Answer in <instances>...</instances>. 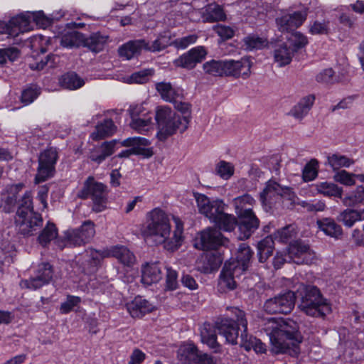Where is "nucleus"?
Instances as JSON below:
<instances>
[{
	"label": "nucleus",
	"mask_w": 364,
	"mask_h": 364,
	"mask_svg": "<svg viewBox=\"0 0 364 364\" xmlns=\"http://www.w3.org/2000/svg\"><path fill=\"white\" fill-rule=\"evenodd\" d=\"M57 236V228L55 224L48 222L46 227L41 230L38 235V240L43 247H46L52 240L56 239Z\"/></svg>",
	"instance_id": "obj_46"
},
{
	"label": "nucleus",
	"mask_w": 364,
	"mask_h": 364,
	"mask_svg": "<svg viewBox=\"0 0 364 364\" xmlns=\"http://www.w3.org/2000/svg\"><path fill=\"white\" fill-rule=\"evenodd\" d=\"M82 41V34L75 31L63 33L60 38V45L66 48L77 47Z\"/></svg>",
	"instance_id": "obj_49"
},
{
	"label": "nucleus",
	"mask_w": 364,
	"mask_h": 364,
	"mask_svg": "<svg viewBox=\"0 0 364 364\" xmlns=\"http://www.w3.org/2000/svg\"><path fill=\"white\" fill-rule=\"evenodd\" d=\"M171 44L170 37L166 35H159L151 44L146 41L144 50L154 53L159 52Z\"/></svg>",
	"instance_id": "obj_48"
},
{
	"label": "nucleus",
	"mask_w": 364,
	"mask_h": 364,
	"mask_svg": "<svg viewBox=\"0 0 364 364\" xmlns=\"http://www.w3.org/2000/svg\"><path fill=\"white\" fill-rule=\"evenodd\" d=\"M58 159V151L54 147H48L40 154L37 173L35 177L36 183L46 181L53 176Z\"/></svg>",
	"instance_id": "obj_11"
},
{
	"label": "nucleus",
	"mask_w": 364,
	"mask_h": 364,
	"mask_svg": "<svg viewBox=\"0 0 364 364\" xmlns=\"http://www.w3.org/2000/svg\"><path fill=\"white\" fill-rule=\"evenodd\" d=\"M343 203L346 206H354L360 203H364V186H358L354 191L343 198Z\"/></svg>",
	"instance_id": "obj_51"
},
{
	"label": "nucleus",
	"mask_w": 364,
	"mask_h": 364,
	"mask_svg": "<svg viewBox=\"0 0 364 364\" xmlns=\"http://www.w3.org/2000/svg\"><path fill=\"white\" fill-rule=\"evenodd\" d=\"M105 42V37L98 33H95L90 35V36L86 39L85 43L91 50L98 53L102 50Z\"/></svg>",
	"instance_id": "obj_57"
},
{
	"label": "nucleus",
	"mask_w": 364,
	"mask_h": 364,
	"mask_svg": "<svg viewBox=\"0 0 364 364\" xmlns=\"http://www.w3.org/2000/svg\"><path fill=\"white\" fill-rule=\"evenodd\" d=\"M241 346L247 350L253 349L257 353H264L267 351L266 345L259 339L247 333H241Z\"/></svg>",
	"instance_id": "obj_35"
},
{
	"label": "nucleus",
	"mask_w": 364,
	"mask_h": 364,
	"mask_svg": "<svg viewBox=\"0 0 364 364\" xmlns=\"http://www.w3.org/2000/svg\"><path fill=\"white\" fill-rule=\"evenodd\" d=\"M95 234L94 223L87 220L78 228L65 231L63 241L57 240L56 242L61 249L65 247L81 246L90 242Z\"/></svg>",
	"instance_id": "obj_10"
},
{
	"label": "nucleus",
	"mask_w": 364,
	"mask_h": 364,
	"mask_svg": "<svg viewBox=\"0 0 364 364\" xmlns=\"http://www.w3.org/2000/svg\"><path fill=\"white\" fill-rule=\"evenodd\" d=\"M59 82L62 87L70 90L80 88L85 84L84 80L74 72H69L62 75Z\"/></svg>",
	"instance_id": "obj_37"
},
{
	"label": "nucleus",
	"mask_w": 364,
	"mask_h": 364,
	"mask_svg": "<svg viewBox=\"0 0 364 364\" xmlns=\"http://www.w3.org/2000/svg\"><path fill=\"white\" fill-rule=\"evenodd\" d=\"M110 254L124 266L132 267L136 262L134 255L124 246H116L111 249Z\"/></svg>",
	"instance_id": "obj_32"
},
{
	"label": "nucleus",
	"mask_w": 364,
	"mask_h": 364,
	"mask_svg": "<svg viewBox=\"0 0 364 364\" xmlns=\"http://www.w3.org/2000/svg\"><path fill=\"white\" fill-rule=\"evenodd\" d=\"M80 301L81 299L80 297L68 295L66 301L61 304L60 311L63 314H68L74 309V307L77 306Z\"/></svg>",
	"instance_id": "obj_63"
},
{
	"label": "nucleus",
	"mask_w": 364,
	"mask_h": 364,
	"mask_svg": "<svg viewBox=\"0 0 364 364\" xmlns=\"http://www.w3.org/2000/svg\"><path fill=\"white\" fill-rule=\"evenodd\" d=\"M296 296L292 291H287L273 298L267 299L264 309L269 314H289L295 305Z\"/></svg>",
	"instance_id": "obj_12"
},
{
	"label": "nucleus",
	"mask_w": 364,
	"mask_h": 364,
	"mask_svg": "<svg viewBox=\"0 0 364 364\" xmlns=\"http://www.w3.org/2000/svg\"><path fill=\"white\" fill-rule=\"evenodd\" d=\"M198 210L210 220L222 210L224 203L222 200H216L211 201L205 195L198 193H194Z\"/></svg>",
	"instance_id": "obj_23"
},
{
	"label": "nucleus",
	"mask_w": 364,
	"mask_h": 364,
	"mask_svg": "<svg viewBox=\"0 0 364 364\" xmlns=\"http://www.w3.org/2000/svg\"><path fill=\"white\" fill-rule=\"evenodd\" d=\"M228 240L216 228H208L200 233V247L203 250H215L225 245Z\"/></svg>",
	"instance_id": "obj_21"
},
{
	"label": "nucleus",
	"mask_w": 364,
	"mask_h": 364,
	"mask_svg": "<svg viewBox=\"0 0 364 364\" xmlns=\"http://www.w3.org/2000/svg\"><path fill=\"white\" fill-rule=\"evenodd\" d=\"M23 187V183L13 184L7 188L5 193L2 194L1 207L5 213H9L14 210L17 195Z\"/></svg>",
	"instance_id": "obj_26"
},
{
	"label": "nucleus",
	"mask_w": 364,
	"mask_h": 364,
	"mask_svg": "<svg viewBox=\"0 0 364 364\" xmlns=\"http://www.w3.org/2000/svg\"><path fill=\"white\" fill-rule=\"evenodd\" d=\"M363 212L353 209H346L341 212L338 220L346 227H352L357 221L363 220Z\"/></svg>",
	"instance_id": "obj_44"
},
{
	"label": "nucleus",
	"mask_w": 364,
	"mask_h": 364,
	"mask_svg": "<svg viewBox=\"0 0 364 364\" xmlns=\"http://www.w3.org/2000/svg\"><path fill=\"white\" fill-rule=\"evenodd\" d=\"M204 21L215 22L222 21L225 18L223 9L217 4L208 5L202 14Z\"/></svg>",
	"instance_id": "obj_43"
},
{
	"label": "nucleus",
	"mask_w": 364,
	"mask_h": 364,
	"mask_svg": "<svg viewBox=\"0 0 364 364\" xmlns=\"http://www.w3.org/2000/svg\"><path fill=\"white\" fill-rule=\"evenodd\" d=\"M328 21H314L309 25V32L312 35H323L328 32Z\"/></svg>",
	"instance_id": "obj_60"
},
{
	"label": "nucleus",
	"mask_w": 364,
	"mask_h": 364,
	"mask_svg": "<svg viewBox=\"0 0 364 364\" xmlns=\"http://www.w3.org/2000/svg\"><path fill=\"white\" fill-rule=\"evenodd\" d=\"M251 67L252 63L247 58H242L238 60H224L223 65L224 75L247 79L250 75Z\"/></svg>",
	"instance_id": "obj_17"
},
{
	"label": "nucleus",
	"mask_w": 364,
	"mask_h": 364,
	"mask_svg": "<svg viewBox=\"0 0 364 364\" xmlns=\"http://www.w3.org/2000/svg\"><path fill=\"white\" fill-rule=\"evenodd\" d=\"M207 54L203 46H197L191 48L173 60V65L178 68L191 70L200 63Z\"/></svg>",
	"instance_id": "obj_18"
},
{
	"label": "nucleus",
	"mask_w": 364,
	"mask_h": 364,
	"mask_svg": "<svg viewBox=\"0 0 364 364\" xmlns=\"http://www.w3.org/2000/svg\"><path fill=\"white\" fill-rule=\"evenodd\" d=\"M19 53V50L16 48L0 49V65L5 63L7 60L11 62L16 60Z\"/></svg>",
	"instance_id": "obj_62"
},
{
	"label": "nucleus",
	"mask_w": 364,
	"mask_h": 364,
	"mask_svg": "<svg viewBox=\"0 0 364 364\" xmlns=\"http://www.w3.org/2000/svg\"><path fill=\"white\" fill-rule=\"evenodd\" d=\"M153 114L136 118L131 122V127L139 133H145L152 127Z\"/></svg>",
	"instance_id": "obj_54"
},
{
	"label": "nucleus",
	"mask_w": 364,
	"mask_h": 364,
	"mask_svg": "<svg viewBox=\"0 0 364 364\" xmlns=\"http://www.w3.org/2000/svg\"><path fill=\"white\" fill-rule=\"evenodd\" d=\"M296 229L294 226L290 225L278 230L272 237H273L274 241L276 240L282 243H292L291 241L296 237Z\"/></svg>",
	"instance_id": "obj_45"
},
{
	"label": "nucleus",
	"mask_w": 364,
	"mask_h": 364,
	"mask_svg": "<svg viewBox=\"0 0 364 364\" xmlns=\"http://www.w3.org/2000/svg\"><path fill=\"white\" fill-rule=\"evenodd\" d=\"M277 197L293 200L295 193L291 187L283 186L274 180H269L260 193V199L263 203H265Z\"/></svg>",
	"instance_id": "obj_15"
},
{
	"label": "nucleus",
	"mask_w": 364,
	"mask_h": 364,
	"mask_svg": "<svg viewBox=\"0 0 364 364\" xmlns=\"http://www.w3.org/2000/svg\"><path fill=\"white\" fill-rule=\"evenodd\" d=\"M41 94L40 88L37 86L31 85L23 90L21 100L25 105L32 103Z\"/></svg>",
	"instance_id": "obj_59"
},
{
	"label": "nucleus",
	"mask_w": 364,
	"mask_h": 364,
	"mask_svg": "<svg viewBox=\"0 0 364 364\" xmlns=\"http://www.w3.org/2000/svg\"><path fill=\"white\" fill-rule=\"evenodd\" d=\"M227 311L230 313L232 318H221L216 322V326L218 333L225 338L227 343L236 344L240 326L242 328L241 333L247 332L246 314L244 311L235 306H228Z\"/></svg>",
	"instance_id": "obj_7"
},
{
	"label": "nucleus",
	"mask_w": 364,
	"mask_h": 364,
	"mask_svg": "<svg viewBox=\"0 0 364 364\" xmlns=\"http://www.w3.org/2000/svg\"><path fill=\"white\" fill-rule=\"evenodd\" d=\"M155 119L158 125L156 136L162 141L175 134L177 131L181 133L185 132L190 122L188 114H178L167 106L158 107Z\"/></svg>",
	"instance_id": "obj_3"
},
{
	"label": "nucleus",
	"mask_w": 364,
	"mask_h": 364,
	"mask_svg": "<svg viewBox=\"0 0 364 364\" xmlns=\"http://www.w3.org/2000/svg\"><path fill=\"white\" fill-rule=\"evenodd\" d=\"M53 274L52 266L48 262L41 263L38 267L36 275L28 280L23 281L21 285L36 290L48 284L53 278Z\"/></svg>",
	"instance_id": "obj_22"
},
{
	"label": "nucleus",
	"mask_w": 364,
	"mask_h": 364,
	"mask_svg": "<svg viewBox=\"0 0 364 364\" xmlns=\"http://www.w3.org/2000/svg\"><path fill=\"white\" fill-rule=\"evenodd\" d=\"M224 60H212L205 63L203 65L204 71L213 76L224 75Z\"/></svg>",
	"instance_id": "obj_56"
},
{
	"label": "nucleus",
	"mask_w": 364,
	"mask_h": 364,
	"mask_svg": "<svg viewBox=\"0 0 364 364\" xmlns=\"http://www.w3.org/2000/svg\"><path fill=\"white\" fill-rule=\"evenodd\" d=\"M233 205L240 220L238 229L240 240L248 238L259 227V220L252 211L255 200L250 194L234 198Z\"/></svg>",
	"instance_id": "obj_5"
},
{
	"label": "nucleus",
	"mask_w": 364,
	"mask_h": 364,
	"mask_svg": "<svg viewBox=\"0 0 364 364\" xmlns=\"http://www.w3.org/2000/svg\"><path fill=\"white\" fill-rule=\"evenodd\" d=\"M216 323H204L200 330L201 342L207 345L214 353L221 352L222 346L217 341Z\"/></svg>",
	"instance_id": "obj_24"
},
{
	"label": "nucleus",
	"mask_w": 364,
	"mask_h": 364,
	"mask_svg": "<svg viewBox=\"0 0 364 364\" xmlns=\"http://www.w3.org/2000/svg\"><path fill=\"white\" fill-rule=\"evenodd\" d=\"M145 46L146 41L144 39L130 41L119 48V54L121 57L129 60L139 55Z\"/></svg>",
	"instance_id": "obj_29"
},
{
	"label": "nucleus",
	"mask_w": 364,
	"mask_h": 364,
	"mask_svg": "<svg viewBox=\"0 0 364 364\" xmlns=\"http://www.w3.org/2000/svg\"><path fill=\"white\" fill-rule=\"evenodd\" d=\"M115 132L116 126L114 122L111 119H107L96 126L90 137L94 141H99L112 136Z\"/></svg>",
	"instance_id": "obj_31"
},
{
	"label": "nucleus",
	"mask_w": 364,
	"mask_h": 364,
	"mask_svg": "<svg viewBox=\"0 0 364 364\" xmlns=\"http://www.w3.org/2000/svg\"><path fill=\"white\" fill-rule=\"evenodd\" d=\"M274 244V242L272 236H267L259 242L257 245V255L260 262H266L272 255Z\"/></svg>",
	"instance_id": "obj_39"
},
{
	"label": "nucleus",
	"mask_w": 364,
	"mask_h": 364,
	"mask_svg": "<svg viewBox=\"0 0 364 364\" xmlns=\"http://www.w3.org/2000/svg\"><path fill=\"white\" fill-rule=\"evenodd\" d=\"M198 36L196 34H190L181 38L175 39L172 42V45L177 49H185L190 45L195 43L198 39Z\"/></svg>",
	"instance_id": "obj_61"
},
{
	"label": "nucleus",
	"mask_w": 364,
	"mask_h": 364,
	"mask_svg": "<svg viewBox=\"0 0 364 364\" xmlns=\"http://www.w3.org/2000/svg\"><path fill=\"white\" fill-rule=\"evenodd\" d=\"M17 17H23V20L26 21V28L20 29V33L27 31L31 28V22L33 21L36 25L42 27L47 26L49 23L48 18L44 16L43 11L27 13L25 14L18 15Z\"/></svg>",
	"instance_id": "obj_38"
},
{
	"label": "nucleus",
	"mask_w": 364,
	"mask_h": 364,
	"mask_svg": "<svg viewBox=\"0 0 364 364\" xmlns=\"http://www.w3.org/2000/svg\"><path fill=\"white\" fill-rule=\"evenodd\" d=\"M294 53L290 47H287L286 45H281L274 50V60L278 63L279 66H285L291 63Z\"/></svg>",
	"instance_id": "obj_41"
},
{
	"label": "nucleus",
	"mask_w": 364,
	"mask_h": 364,
	"mask_svg": "<svg viewBox=\"0 0 364 364\" xmlns=\"http://www.w3.org/2000/svg\"><path fill=\"white\" fill-rule=\"evenodd\" d=\"M156 89L161 97L166 102H173L179 95L178 91L172 87L170 82H157Z\"/></svg>",
	"instance_id": "obj_40"
},
{
	"label": "nucleus",
	"mask_w": 364,
	"mask_h": 364,
	"mask_svg": "<svg viewBox=\"0 0 364 364\" xmlns=\"http://www.w3.org/2000/svg\"><path fill=\"white\" fill-rule=\"evenodd\" d=\"M287 251L291 262L297 264H311L316 259L315 252L300 240L290 243Z\"/></svg>",
	"instance_id": "obj_14"
},
{
	"label": "nucleus",
	"mask_w": 364,
	"mask_h": 364,
	"mask_svg": "<svg viewBox=\"0 0 364 364\" xmlns=\"http://www.w3.org/2000/svg\"><path fill=\"white\" fill-rule=\"evenodd\" d=\"M316 191L326 196L341 198L343 190L337 185L331 182H321L316 185Z\"/></svg>",
	"instance_id": "obj_47"
},
{
	"label": "nucleus",
	"mask_w": 364,
	"mask_h": 364,
	"mask_svg": "<svg viewBox=\"0 0 364 364\" xmlns=\"http://www.w3.org/2000/svg\"><path fill=\"white\" fill-rule=\"evenodd\" d=\"M306 11L287 14L276 18V23L279 31L291 33L303 24L306 19Z\"/></svg>",
	"instance_id": "obj_19"
},
{
	"label": "nucleus",
	"mask_w": 364,
	"mask_h": 364,
	"mask_svg": "<svg viewBox=\"0 0 364 364\" xmlns=\"http://www.w3.org/2000/svg\"><path fill=\"white\" fill-rule=\"evenodd\" d=\"M174 228L171 232V225L168 214L159 208L149 211L146 215V222L141 228L144 240L154 245H162L170 252H175L183 245L185 236L184 225L178 216H173Z\"/></svg>",
	"instance_id": "obj_1"
},
{
	"label": "nucleus",
	"mask_w": 364,
	"mask_h": 364,
	"mask_svg": "<svg viewBox=\"0 0 364 364\" xmlns=\"http://www.w3.org/2000/svg\"><path fill=\"white\" fill-rule=\"evenodd\" d=\"M178 358L183 364H215L212 356L199 350L193 343L181 346L178 350Z\"/></svg>",
	"instance_id": "obj_13"
},
{
	"label": "nucleus",
	"mask_w": 364,
	"mask_h": 364,
	"mask_svg": "<svg viewBox=\"0 0 364 364\" xmlns=\"http://www.w3.org/2000/svg\"><path fill=\"white\" fill-rule=\"evenodd\" d=\"M304 291L299 308L306 315L323 317L331 311L330 304L323 297L317 287L307 286L304 288Z\"/></svg>",
	"instance_id": "obj_8"
},
{
	"label": "nucleus",
	"mask_w": 364,
	"mask_h": 364,
	"mask_svg": "<svg viewBox=\"0 0 364 364\" xmlns=\"http://www.w3.org/2000/svg\"><path fill=\"white\" fill-rule=\"evenodd\" d=\"M360 182L364 183V174H351L346 171H338L335 176L334 178L336 181L346 185L352 186L355 183V178Z\"/></svg>",
	"instance_id": "obj_53"
},
{
	"label": "nucleus",
	"mask_w": 364,
	"mask_h": 364,
	"mask_svg": "<svg viewBox=\"0 0 364 364\" xmlns=\"http://www.w3.org/2000/svg\"><path fill=\"white\" fill-rule=\"evenodd\" d=\"M154 309V305L141 296H136L132 301L127 304V309L133 318H141L151 312Z\"/></svg>",
	"instance_id": "obj_25"
},
{
	"label": "nucleus",
	"mask_w": 364,
	"mask_h": 364,
	"mask_svg": "<svg viewBox=\"0 0 364 364\" xmlns=\"http://www.w3.org/2000/svg\"><path fill=\"white\" fill-rule=\"evenodd\" d=\"M23 17H13L8 23L0 21V33H7L9 36H17L20 33V29L26 28V21Z\"/></svg>",
	"instance_id": "obj_30"
},
{
	"label": "nucleus",
	"mask_w": 364,
	"mask_h": 364,
	"mask_svg": "<svg viewBox=\"0 0 364 364\" xmlns=\"http://www.w3.org/2000/svg\"><path fill=\"white\" fill-rule=\"evenodd\" d=\"M211 221L215 223L220 229L228 232L233 230L237 225V220L232 215L224 213V206H222V210L214 215Z\"/></svg>",
	"instance_id": "obj_33"
},
{
	"label": "nucleus",
	"mask_w": 364,
	"mask_h": 364,
	"mask_svg": "<svg viewBox=\"0 0 364 364\" xmlns=\"http://www.w3.org/2000/svg\"><path fill=\"white\" fill-rule=\"evenodd\" d=\"M124 146H132L130 149L122 151L118 154L119 158H128L132 154L144 155L146 157L152 156L153 152L151 149L146 148L150 145V141L144 137H130L124 139L122 143Z\"/></svg>",
	"instance_id": "obj_16"
},
{
	"label": "nucleus",
	"mask_w": 364,
	"mask_h": 364,
	"mask_svg": "<svg viewBox=\"0 0 364 364\" xmlns=\"http://www.w3.org/2000/svg\"><path fill=\"white\" fill-rule=\"evenodd\" d=\"M116 143V140L102 143L100 147V154H97L95 152L92 153L90 156L91 160L97 164H101L106 158L111 156L114 152Z\"/></svg>",
	"instance_id": "obj_42"
},
{
	"label": "nucleus",
	"mask_w": 364,
	"mask_h": 364,
	"mask_svg": "<svg viewBox=\"0 0 364 364\" xmlns=\"http://www.w3.org/2000/svg\"><path fill=\"white\" fill-rule=\"evenodd\" d=\"M328 163L333 170H337L342 167H349L354 164V161L346 156L333 154L328 156Z\"/></svg>",
	"instance_id": "obj_50"
},
{
	"label": "nucleus",
	"mask_w": 364,
	"mask_h": 364,
	"mask_svg": "<svg viewBox=\"0 0 364 364\" xmlns=\"http://www.w3.org/2000/svg\"><path fill=\"white\" fill-rule=\"evenodd\" d=\"M245 44L247 49H261L266 45V41L255 36H250L245 38Z\"/></svg>",
	"instance_id": "obj_64"
},
{
	"label": "nucleus",
	"mask_w": 364,
	"mask_h": 364,
	"mask_svg": "<svg viewBox=\"0 0 364 364\" xmlns=\"http://www.w3.org/2000/svg\"><path fill=\"white\" fill-rule=\"evenodd\" d=\"M252 251L245 243H242L238 247L235 259L225 263L220 274L219 284L230 290L236 288L235 279L239 278L248 268Z\"/></svg>",
	"instance_id": "obj_4"
},
{
	"label": "nucleus",
	"mask_w": 364,
	"mask_h": 364,
	"mask_svg": "<svg viewBox=\"0 0 364 364\" xmlns=\"http://www.w3.org/2000/svg\"><path fill=\"white\" fill-rule=\"evenodd\" d=\"M318 175V161L311 159L308 162L302 170V178L304 181L309 182L314 180Z\"/></svg>",
	"instance_id": "obj_58"
},
{
	"label": "nucleus",
	"mask_w": 364,
	"mask_h": 364,
	"mask_svg": "<svg viewBox=\"0 0 364 364\" xmlns=\"http://www.w3.org/2000/svg\"><path fill=\"white\" fill-rule=\"evenodd\" d=\"M263 330L269 338L272 353L296 356L300 353L302 336L298 324L294 321H278L269 318L264 323Z\"/></svg>",
	"instance_id": "obj_2"
},
{
	"label": "nucleus",
	"mask_w": 364,
	"mask_h": 364,
	"mask_svg": "<svg viewBox=\"0 0 364 364\" xmlns=\"http://www.w3.org/2000/svg\"><path fill=\"white\" fill-rule=\"evenodd\" d=\"M16 223L23 235H33L43 224L41 216L33 211L32 195L30 191L23 194L18 208Z\"/></svg>",
	"instance_id": "obj_6"
},
{
	"label": "nucleus",
	"mask_w": 364,
	"mask_h": 364,
	"mask_svg": "<svg viewBox=\"0 0 364 364\" xmlns=\"http://www.w3.org/2000/svg\"><path fill=\"white\" fill-rule=\"evenodd\" d=\"M215 172L222 179L228 180L234 175L235 166L230 162L221 160L215 165Z\"/></svg>",
	"instance_id": "obj_52"
},
{
	"label": "nucleus",
	"mask_w": 364,
	"mask_h": 364,
	"mask_svg": "<svg viewBox=\"0 0 364 364\" xmlns=\"http://www.w3.org/2000/svg\"><path fill=\"white\" fill-rule=\"evenodd\" d=\"M107 186L100 182H97L94 177L89 176L78 193L80 198H90L93 201L92 210L96 213L104 210L106 208Z\"/></svg>",
	"instance_id": "obj_9"
},
{
	"label": "nucleus",
	"mask_w": 364,
	"mask_h": 364,
	"mask_svg": "<svg viewBox=\"0 0 364 364\" xmlns=\"http://www.w3.org/2000/svg\"><path fill=\"white\" fill-rule=\"evenodd\" d=\"M316 224L320 230L331 237L338 238L343 233L341 227L332 218H325L318 220Z\"/></svg>",
	"instance_id": "obj_34"
},
{
	"label": "nucleus",
	"mask_w": 364,
	"mask_h": 364,
	"mask_svg": "<svg viewBox=\"0 0 364 364\" xmlns=\"http://www.w3.org/2000/svg\"><path fill=\"white\" fill-rule=\"evenodd\" d=\"M315 101L314 95H309L301 98L299 102L294 105L290 111V114L295 119H302L307 115L311 109Z\"/></svg>",
	"instance_id": "obj_28"
},
{
	"label": "nucleus",
	"mask_w": 364,
	"mask_h": 364,
	"mask_svg": "<svg viewBox=\"0 0 364 364\" xmlns=\"http://www.w3.org/2000/svg\"><path fill=\"white\" fill-rule=\"evenodd\" d=\"M289 36L287 37L289 43V47L292 46L291 50L294 53L296 52L299 49L304 48L307 43V38L300 32L289 33Z\"/></svg>",
	"instance_id": "obj_55"
},
{
	"label": "nucleus",
	"mask_w": 364,
	"mask_h": 364,
	"mask_svg": "<svg viewBox=\"0 0 364 364\" xmlns=\"http://www.w3.org/2000/svg\"><path fill=\"white\" fill-rule=\"evenodd\" d=\"M102 258L100 251L90 248L75 257V262L81 271L85 274H92L97 269Z\"/></svg>",
	"instance_id": "obj_20"
},
{
	"label": "nucleus",
	"mask_w": 364,
	"mask_h": 364,
	"mask_svg": "<svg viewBox=\"0 0 364 364\" xmlns=\"http://www.w3.org/2000/svg\"><path fill=\"white\" fill-rule=\"evenodd\" d=\"M203 266L200 268L205 273H210L219 268L223 262L220 254L217 252H208L202 257Z\"/></svg>",
	"instance_id": "obj_36"
},
{
	"label": "nucleus",
	"mask_w": 364,
	"mask_h": 364,
	"mask_svg": "<svg viewBox=\"0 0 364 364\" xmlns=\"http://www.w3.org/2000/svg\"><path fill=\"white\" fill-rule=\"evenodd\" d=\"M161 269L159 262L148 263L141 270V282L146 286L156 283L161 279Z\"/></svg>",
	"instance_id": "obj_27"
}]
</instances>
